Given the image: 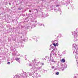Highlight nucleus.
I'll list each match as a JSON object with an SVG mask.
<instances>
[{
  "label": "nucleus",
  "mask_w": 78,
  "mask_h": 78,
  "mask_svg": "<svg viewBox=\"0 0 78 78\" xmlns=\"http://www.w3.org/2000/svg\"><path fill=\"white\" fill-rule=\"evenodd\" d=\"M41 64H42V65H43V66H44V63H43V62H41Z\"/></svg>",
  "instance_id": "nucleus-15"
},
{
  "label": "nucleus",
  "mask_w": 78,
  "mask_h": 78,
  "mask_svg": "<svg viewBox=\"0 0 78 78\" xmlns=\"http://www.w3.org/2000/svg\"><path fill=\"white\" fill-rule=\"evenodd\" d=\"M43 27H44V25H43Z\"/></svg>",
  "instance_id": "nucleus-30"
},
{
  "label": "nucleus",
  "mask_w": 78,
  "mask_h": 78,
  "mask_svg": "<svg viewBox=\"0 0 78 78\" xmlns=\"http://www.w3.org/2000/svg\"><path fill=\"white\" fill-rule=\"evenodd\" d=\"M32 64V63H30L29 64V66H31V65Z\"/></svg>",
  "instance_id": "nucleus-18"
},
{
  "label": "nucleus",
  "mask_w": 78,
  "mask_h": 78,
  "mask_svg": "<svg viewBox=\"0 0 78 78\" xmlns=\"http://www.w3.org/2000/svg\"><path fill=\"white\" fill-rule=\"evenodd\" d=\"M53 45H54V46L55 47H56V44L55 43H54L53 44Z\"/></svg>",
  "instance_id": "nucleus-14"
},
{
  "label": "nucleus",
  "mask_w": 78,
  "mask_h": 78,
  "mask_svg": "<svg viewBox=\"0 0 78 78\" xmlns=\"http://www.w3.org/2000/svg\"><path fill=\"white\" fill-rule=\"evenodd\" d=\"M51 42L52 44H53V43H54V41H51Z\"/></svg>",
  "instance_id": "nucleus-19"
},
{
  "label": "nucleus",
  "mask_w": 78,
  "mask_h": 78,
  "mask_svg": "<svg viewBox=\"0 0 78 78\" xmlns=\"http://www.w3.org/2000/svg\"><path fill=\"white\" fill-rule=\"evenodd\" d=\"M58 6H59V5H57L56 6V7H58Z\"/></svg>",
  "instance_id": "nucleus-26"
},
{
  "label": "nucleus",
  "mask_w": 78,
  "mask_h": 78,
  "mask_svg": "<svg viewBox=\"0 0 78 78\" xmlns=\"http://www.w3.org/2000/svg\"><path fill=\"white\" fill-rule=\"evenodd\" d=\"M47 58H48V59H50V58H49V57H47Z\"/></svg>",
  "instance_id": "nucleus-25"
},
{
  "label": "nucleus",
  "mask_w": 78,
  "mask_h": 78,
  "mask_svg": "<svg viewBox=\"0 0 78 78\" xmlns=\"http://www.w3.org/2000/svg\"><path fill=\"white\" fill-rule=\"evenodd\" d=\"M21 37V38H22V37Z\"/></svg>",
  "instance_id": "nucleus-32"
},
{
  "label": "nucleus",
  "mask_w": 78,
  "mask_h": 78,
  "mask_svg": "<svg viewBox=\"0 0 78 78\" xmlns=\"http://www.w3.org/2000/svg\"><path fill=\"white\" fill-rule=\"evenodd\" d=\"M10 5H11V4L10 3H9Z\"/></svg>",
  "instance_id": "nucleus-29"
},
{
  "label": "nucleus",
  "mask_w": 78,
  "mask_h": 78,
  "mask_svg": "<svg viewBox=\"0 0 78 78\" xmlns=\"http://www.w3.org/2000/svg\"><path fill=\"white\" fill-rule=\"evenodd\" d=\"M73 35L74 36V41H76L78 40V35L76 33L75 31L73 32Z\"/></svg>",
  "instance_id": "nucleus-2"
},
{
  "label": "nucleus",
  "mask_w": 78,
  "mask_h": 78,
  "mask_svg": "<svg viewBox=\"0 0 78 78\" xmlns=\"http://www.w3.org/2000/svg\"><path fill=\"white\" fill-rule=\"evenodd\" d=\"M56 74L57 75H59V72L56 73Z\"/></svg>",
  "instance_id": "nucleus-13"
},
{
  "label": "nucleus",
  "mask_w": 78,
  "mask_h": 78,
  "mask_svg": "<svg viewBox=\"0 0 78 78\" xmlns=\"http://www.w3.org/2000/svg\"><path fill=\"white\" fill-rule=\"evenodd\" d=\"M62 71L65 69V68H67V65H63L62 66Z\"/></svg>",
  "instance_id": "nucleus-7"
},
{
  "label": "nucleus",
  "mask_w": 78,
  "mask_h": 78,
  "mask_svg": "<svg viewBox=\"0 0 78 78\" xmlns=\"http://www.w3.org/2000/svg\"><path fill=\"white\" fill-rule=\"evenodd\" d=\"M49 50H51V49L50 48Z\"/></svg>",
  "instance_id": "nucleus-28"
},
{
  "label": "nucleus",
  "mask_w": 78,
  "mask_h": 78,
  "mask_svg": "<svg viewBox=\"0 0 78 78\" xmlns=\"http://www.w3.org/2000/svg\"><path fill=\"white\" fill-rule=\"evenodd\" d=\"M58 50L55 49H53L52 51L51 52V54H50V56H51V54L53 55H56V51H57Z\"/></svg>",
  "instance_id": "nucleus-5"
},
{
  "label": "nucleus",
  "mask_w": 78,
  "mask_h": 78,
  "mask_svg": "<svg viewBox=\"0 0 78 78\" xmlns=\"http://www.w3.org/2000/svg\"><path fill=\"white\" fill-rule=\"evenodd\" d=\"M34 63V64H33L32 66V68L35 69V70H37V68L35 67V66L36 65L37 66H38V65L39 64L40 62L38 61L36 59H35L34 60L32 61Z\"/></svg>",
  "instance_id": "nucleus-1"
},
{
  "label": "nucleus",
  "mask_w": 78,
  "mask_h": 78,
  "mask_svg": "<svg viewBox=\"0 0 78 78\" xmlns=\"http://www.w3.org/2000/svg\"><path fill=\"white\" fill-rule=\"evenodd\" d=\"M58 45H59L58 43H56V46H58Z\"/></svg>",
  "instance_id": "nucleus-17"
},
{
  "label": "nucleus",
  "mask_w": 78,
  "mask_h": 78,
  "mask_svg": "<svg viewBox=\"0 0 78 78\" xmlns=\"http://www.w3.org/2000/svg\"><path fill=\"white\" fill-rule=\"evenodd\" d=\"M8 64H10V62H8L7 63Z\"/></svg>",
  "instance_id": "nucleus-20"
},
{
  "label": "nucleus",
  "mask_w": 78,
  "mask_h": 78,
  "mask_svg": "<svg viewBox=\"0 0 78 78\" xmlns=\"http://www.w3.org/2000/svg\"><path fill=\"white\" fill-rule=\"evenodd\" d=\"M49 61H51L52 62H55V61H54V59H53V57H51L50 59L49 60Z\"/></svg>",
  "instance_id": "nucleus-9"
},
{
  "label": "nucleus",
  "mask_w": 78,
  "mask_h": 78,
  "mask_svg": "<svg viewBox=\"0 0 78 78\" xmlns=\"http://www.w3.org/2000/svg\"><path fill=\"white\" fill-rule=\"evenodd\" d=\"M35 74H36V75H37H37L38 74V73H35Z\"/></svg>",
  "instance_id": "nucleus-21"
},
{
  "label": "nucleus",
  "mask_w": 78,
  "mask_h": 78,
  "mask_svg": "<svg viewBox=\"0 0 78 78\" xmlns=\"http://www.w3.org/2000/svg\"><path fill=\"white\" fill-rule=\"evenodd\" d=\"M27 73H21L20 74L21 78H27V77H28V76H27Z\"/></svg>",
  "instance_id": "nucleus-4"
},
{
  "label": "nucleus",
  "mask_w": 78,
  "mask_h": 78,
  "mask_svg": "<svg viewBox=\"0 0 78 78\" xmlns=\"http://www.w3.org/2000/svg\"><path fill=\"white\" fill-rule=\"evenodd\" d=\"M29 12H31V11L30 10H29Z\"/></svg>",
  "instance_id": "nucleus-27"
},
{
  "label": "nucleus",
  "mask_w": 78,
  "mask_h": 78,
  "mask_svg": "<svg viewBox=\"0 0 78 78\" xmlns=\"http://www.w3.org/2000/svg\"><path fill=\"white\" fill-rule=\"evenodd\" d=\"M39 25H40V26H41V25H42V24H39Z\"/></svg>",
  "instance_id": "nucleus-24"
},
{
  "label": "nucleus",
  "mask_w": 78,
  "mask_h": 78,
  "mask_svg": "<svg viewBox=\"0 0 78 78\" xmlns=\"http://www.w3.org/2000/svg\"><path fill=\"white\" fill-rule=\"evenodd\" d=\"M52 69H54L55 68V67L54 66H52L51 67Z\"/></svg>",
  "instance_id": "nucleus-16"
},
{
  "label": "nucleus",
  "mask_w": 78,
  "mask_h": 78,
  "mask_svg": "<svg viewBox=\"0 0 78 78\" xmlns=\"http://www.w3.org/2000/svg\"><path fill=\"white\" fill-rule=\"evenodd\" d=\"M62 61L63 62H65L66 61V60L64 59L63 58L62 60Z\"/></svg>",
  "instance_id": "nucleus-11"
},
{
  "label": "nucleus",
  "mask_w": 78,
  "mask_h": 78,
  "mask_svg": "<svg viewBox=\"0 0 78 78\" xmlns=\"http://www.w3.org/2000/svg\"><path fill=\"white\" fill-rule=\"evenodd\" d=\"M15 60H16V61H17L18 62H19V63H20V58H15Z\"/></svg>",
  "instance_id": "nucleus-8"
},
{
  "label": "nucleus",
  "mask_w": 78,
  "mask_h": 78,
  "mask_svg": "<svg viewBox=\"0 0 78 78\" xmlns=\"http://www.w3.org/2000/svg\"><path fill=\"white\" fill-rule=\"evenodd\" d=\"M14 78H21L19 75H16L14 77Z\"/></svg>",
  "instance_id": "nucleus-10"
},
{
  "label": "nucleus",
  "mask_w": 78,
  "mask_h": 78,
  "mask_svg": "<svg viewBox=\"0 0 78 78\" xmlns=\"http://www.w3.org/2000/svg\"><path fill=\"white\" fill-rule=\"evenodd\" d=\"M74 78H78V77H76V76H75Z\"/></svg>",
  "instance_id": "nucleus-22"
},
{
  "label": "nucleus",
  "mask_w": 78,
  "mask_h": 78,
  "mask_svg": "<svg viewBox=\"0 0 78 78\" xmlns=\"http://www.w3.org/2000/svg\"><path fill=\"white\" fill-rule=\"evenodd\" d=\"M41 67H42V66L38 67L37 68V69H38V70H39V69H41Z\"/></svg>",
  "instance_id": "nucleus-12"
},
{
  "label": "nucleus",
  "mask_w": 78,
  "mask_h": 78,
  "mask_svg": "<svg viewBox=\"0 0 78 78\" xmlns=\"http://www.w3.org/2000/svg\"><path fill=\"white\" fill-rule=\"evenodd\" d=\"M34 71H37V70L35 69H34V68H32V69L29 70V75L30 76H31V75H33V74H32V73H33V72H34Z\"/></svg>",
  "instance_id": "nucleus-3"
},
{
  "label": "nucleus",
  "mask_w": 78,
  "mask_h": 78,
  "mask_svg": "<svg viewBox=\"0 0 78 78\" xmlns=\"http://www.w3.org/2000/svg\"><path fill=\"white\" fill-rule=\"evenodd\" d=\"M36 40H35V41H36L37 42V41H36Z\"/></svg>",
  "instance_id": "nucleus-31"
},
{
  "label": "nucleus",
  "mask_w": 78,
  "mask_h": 78,
  "mask_svg": "<svg viewBox=\"0 0 78 78\" xmlns=\"http://www.w3.org/2000/svg\"><path fill=\"white\" fill-rule=\"evenodd\" d=\"M38 76H39V77H41V75H38Z\"/></svg>",
  "instance_id": "nucleus-23"
},
{
  "label": "nucleus",
  "mask_w": 78,
  "mask_h": 78,
  "mask_svg": "<svg viewBox=\"0 0 78 78\" xmlns=\"http://www.w3.org/2000/svg\"><path fill=\"white\" fill-rule=\"evenodd\" d=\"M32 77H33L34 78H37V75H36V73H34L32 74Z\"/></svg>",
  "instance_id": "nucleus-6"
}]
</instances>
